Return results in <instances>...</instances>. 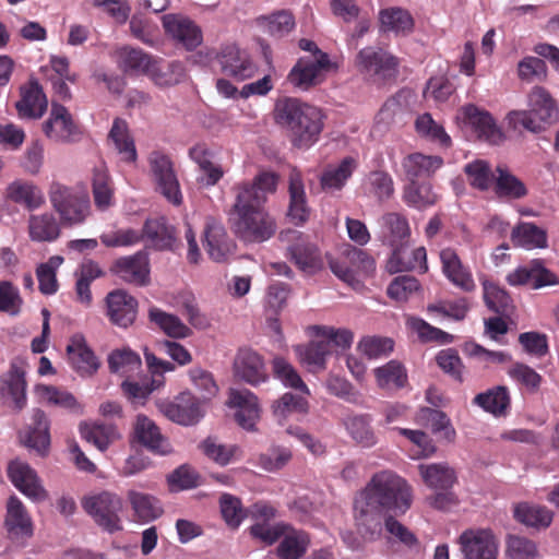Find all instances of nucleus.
Returning <instances> with one entry per match:
<instances>
[{"instance_id":"nucleus-1","label":"nucleus","mask_w":559,"mask_h":559,"mask_svg":"<svg viewBox=\"0 0 559 559\" xmlns=\"http://www.w3.org/2000/svg\"><path fill=\"white\" fill-rule=\"evenodd\" d=\"M413 504V489L405 478L391 469L374 473L360 489L353 503L354 520L367 540L381 535L382 518L404 515Z\"/></svg>"},{"instance_id":"nucleus-2","label":"nucleus","mask_w":559,"mask_h":559,"mask_svg":"<svg viewBox=\"0 0 559 559\" xmlns=\"http://www.w3.org/2000/svg\"><path fill=\"white\" fill-rule=\"evenodd\" d=\"M277 176L271 171L258 174L251 182L234 187L236 200L233 206L231 228L246 242H263L275 233V223L264 211L269 193L277 187Z\"/></svg>"},{"instance_id":"nucleus-3","label":"nucleus","mask_w":559,"mask_h":559,"mask_svg":"<svg viewBox=\"0 0 559 559\" xmlns=\"http://www.w3.org/2000/svg\"><path fill=\"white\" fill-rule=\"evenodd\" d=\"M274 118L277 124L289 131L290 142L297 148H309L318 142L324 127V115L320 108L294 97L276 102Z\"/></svg>"},{"instance_id":"nucleus-4","label":"nucleus","mask_w":559,"mask_h":559,"mask_svg":"<svg viewBox=\"0 0 559 559\" xmlns=\"http://www.w3.org/2000/svg\"><path fill=\"white\" fill-rule=\"evenodd\" d=\"M528 106V110L509 114V120L515 128L523 127L532 132H540L559 119L557 104L544 87L535 86L532 90Z\"/></svg>"},{"instance_id":"nucleus-5","label":"nucleus","mask_w":559,"mask_h":559,"mask_svg":"<svg viewBox=\"0 0 559 559\" xmlns=\"http://www.w3.org/2000/svg\"><path fill=\"white\" fill-rule=\"evenodd\" d=\"M48 194L64 226L80 225L90 215L91 203L86 193L59 181H52Z\"/></svg>"},{"instance_id":"nucleus-6","label":"nucleus","mask_w":559,"mask_h":559,"mask_svg":"<svg viewBox=\"0 0 559 559\" xmlns=\"http://www.w3.org/2000/svg\"><path fill=\"white\" fill-rule=\"evenodd\" d=\"M82 508L104 531L115 533L122 530L120 513L123 509V501L117 493L102 491L85 497L82 500Z\"/></svg>"},{"instance_id":"nucleus-7","label":"nucleus","mask_w":559,"mask_h":559,"mask_svg":"<svg viewBox=\"0 0 559 559\" xmlns=\"http://www.w3.org/2000/svg\"><path fill=\"white\" fill-rule=\"evenodd\" d=\"M148 164L157 191L168 202L179 206L182 203V193L170 157L162 152L154 151L150 154Z\"/></svg>"},{"instance_id":"nucleus-8","label":"nucleus","mask_w":559,"mask_h":559,"mask_svg":"<svg viewBox=\"0 0 559 559\" xmlns=\"http://www.w3.org/2000/svg\"><path fill=\"white\" fill-rule=\"evenodd\" d=\"M45 135L57 143H73L81 139L82 131L67 107L51 103L48 119L43 123Z\"/></svg>"},{"instance_id":"nucleus-9","label":"nucleus","mask_w":559,"mask_h":559,"mask_svg":"<svg viewBox=\"0 0 559 559\" xmlns=\"http://www.w3.org/2000/svg\"><path fill=\"white\" fill-rule=\"evenodd\" d=\"M397 59L382 49L366 47L356 57V67L360 73L373 80L394 78L397 72Z\"/></svg>"},{"instance_id":"nucleus-10","label":"nucleus","mask_w":559,"mask_h":559,"mask_svg":"<svg viewBox=\"0 0 559 559\" xmlns=\"http://www.w3.org/2000/svg\"><path fill=\"white\" fill-rule=\"evenodd\" d=\"M463 559H497L498 542L489 530L468 528L457 539Z\"/></svg>"},{"instance_id":"nucleus-11","label":"nucleus","mask_w":559,"mask_h":559,"mask_svg":"<svg viewBox=\"0 0 559 559\" xmlns=\"http://www.w3.org/2000/svg\"><path fill=\"white\" fill-rule=\"evenodd\" d=\"M441 271L444 277L457 289L471 294L476 290V282L471 267L465 264L454 248L440 250Z\"/></svg>"},{"instance_id":"nucleus-12","label":"nucleus","mask_w":559,"mask_h":559,"mask_svg":"<svg viewBox=\"0 0 559 559\" xmlns=\"http://www.w3.org/2000/svg\"><path fill=\"white\" fill-rule=\"evenodd\" d=\"M105 313L114 325L128 329L136 320L139 301L124 289L109 292L105 298Z\"/></svg>"},{"instance_id":"nucleus-13","label":"nucleus","mask_w":559,"mask_h":559,"mask_svg":"<svg viewBox=\"0 0 559 559\" xmlns=\"http://www.w3.org/2000/svg\"><path fill=\"white\" fill-rule=\"evenodd\" d=\"M331 271L343 282L354 286L356 272H371L376 267V262L371 255L358 248L346 250L344 257L329 261Z\"/></svg>"},{"instance_id":"nucleus-14","label":"nucleus","mask_w":559,"mask_h":559,"mask_svg":"<svg viewBox=\"0 0 559 559\" xmlns=\"http://www.w3.org/2000/svg\"><path fill=\"white\" fill-rule=\"evenodd\" d=\"M110 272L128 284L146 286L150 284V260L144 250L131 255L118 258L110 266Z\"/></svg>"},{"instance_id":"nucleus-15","label":"nucleus","mask_w":559,"mask_h":559,"mask_svg":"<svg viewBox=\"0 0 559 559\" xmlns=\"http://www.w3.org/2000/svg\"><path fill=\"white\" fill-rule=\"evenodd\" d=\"M159 411L171 421L183 426L197 424L202 417L200 400L191 392H181L175 401L158 404Z\"/></svg>"},{"instance_id":"nucleus-16","label":"nucleus","mask_w":559,"mask_h":559,"mask_svg":"<svg viewBox=\"0 0 559 559\" xmlns=\"http://www.w3.org/2000/svg\"><path fill=\"white\" fill-rule=\"evenodd\" d=\"M26 386L25 362L21 358H14L9 370L0 376V395L11 400L14 409L22 411L27 403Z\"/></svg>"},{"instance_id":"nucleus-17","label":"nucleus","mask_w":559,"mask_h":559,"mask_svg":"<svg viewBox=\"0 0 559 559\" xmlns=\"http://www.w3.org/2000/svg\"><path fill=\"white\" fill-rule=\"evenodd\" d=\"M162 22L166 35L187 50H193L202 44V31L189 17L169 13L162 17Z\"/></svg>"},{"instance_id":"nucleus-18","label":"nucleus","mask_w":559,"mask_h":559,"mask_svg":"<svg viewBox=\"0 0 559 559\" xmlns=\"http://www.w3.org/2000/svg\"><path fill=\"white\" fill-rule=\"evenodd\" d=\"M142 240L158 251H175L181 243L176 227L165 216L147 218L141 230Z\"/></svg>"},{"instance_id":"nucleus-19","label":"nucleus","mask_w":559,"mask_h":559,"mask_svg":"<svg viewBox=\"0 0 559 559\" xmlns=\"http://www.w3.org/2000/svg\"><path fill=\"white\" fill-rule=\"evenodd\" d=\"M221 71L238 81L250 79L257 71V66L250 56L236 45L222 47L216 56Z\"/></svg>"},{"instance_id":"nucleus-20","label":"nucleus","mask_w":559,"mask_h":559,"mask_svg":"<svg viewBox=\"0 0 559 559\" xmlns=\"http://www.w3.org/2000/svg\"><path fill=\"white\" fill-rule=\"evenodd\" d=\"M8 476L12 484L33 501L39 502L48 498L37 473L27 463L20 460L10 462Z\"/></svg>"},{"instance_id":"nucleus-21","label":"nucleus","mask_w":559,"mask_h":559,"mask_svg":"<svg viewBox=\"0 0 559 559\" xmlns=\"http://www.w3.org/2000/svg\"><path fill=\"white\" fill-rule=\"evenodd\" d=\"M228 405L237 408L235 420L241 428L247 431L257 430L261 409L255 394L249 390H231Z\"/></svg>"},{"instance_id":"nucleus-22","label":"nucleus","mask_w":559,"mask_h":559,"mask_svg":"<svg viewBox=\"0 0 559 559\" xmlns=\"http://www.w3.org/2000/svg\"><path fill=\"white\" fill-rule=\"evenodd\" d=\"M379 227L380 241L389 246L392 252L406 247L411 237V227L404 215L395 212L385 213L379 218Z\"/></svg>"},{"instance_id":"nucleus-23","label":"nucleus","mask_w":559,"mask_h":559,"mask_svg":"<svg viewBox=\"0 0 559 559\" xmlns=\"http://www.w3.org/2000/svg\"><path fill=\"white\" fill-rule=\"evenodd\" d=\"M460 118L474 130L479 139L497 143L502 138V133L490 112L476 105L463 106L460 109Z\"/></svg>"},{"instance_id":"nucleus-24","label":"nucleus","mask_w":559,"mask_h":559,"mask_svg":"<svg viewBox=\"0 0 559 559\" xmlns=\"http://www.w3.org/2000/svg\"><path fill=\"white\" fill-rule=\"evenodd\" d=\"M331 69L329 55L319 59L300 58L288 74V81L296 87L308 90L320 82L322 71Z\"/></svg>"},{"instance_id":"nucleus-25","label":"nucleus","mask_w":559,"mask_h":559,"mask_svg":"<svg viewBox=\"0 0 559 559\" xmlns=\"http://www.w3.org/2000/svg\"><path fill=\"white\" fill-rule=\"evenodd\" d=\"M20 100L15 108L20 118L39 119L47 110L48 100L37 80L31 79L20 88Z\"/></svg>"},{"instance_id":"nucleus-26","label":"nucleus","mask_w":559,"mask_h":559,"mask_svg":"<svg viewBox=\"0 0 559 559\" xmlns=\"http://www.w3.org/2000/svg\"><path fill=\"white\" fill-rule=\"evenodd\" d=\"M507 282L511 286L531 285L534 289L559 283L556 274L546 269L540 260H533L530 264L509 273Z\"/></svg>"},{"instance_id":"nucleus-27","label":"nucleus","mask_w":559,"mask_h":559,"mask_svg":"<svg viewBox=\"0 0 559 559\" xmlns=\"http://www.w3.org/2000/svg\"><path fill=\"white\" fill-rule=\"evenodd\" d=\"M234 368L235 374L251 385H258L269 379L263 358L250 348L238 352Z\"/></svg>"},{"instance_id":"nucleus-28","label":"nucleus","mask_w":559,"mask_h":559,"mask_svg":"<svg viewBox=\"0 0 559 559\" xmlns=\"http://www.w3.org/2000/svg\"><path fill=\"white\" fill-rule=\"evenodd\" d=\"M67 353L71 367L82 377L93 376L100 366L98 358L82 335L76 334L71 337Z\"/></svg>"},{"instance_id":"nucleus-29","label":"nucleus","mask_w":559,"mask_h":559,"mask_svg":"<svg viewBox=\"0 0 559 559\" xmlns=\"http://www.w3.org/2000/svg\"><path fill=\"white\" fill-rule=\"evenodd\" d=\"M288 216L295 225L301 226L310 217V207L307 204L302 175L296 168H293L288 176Z\"/></svg>"},{"instance_id":"nucleus-30","label":"nucleus","mask_w":559,"mask_h":559,"mask_svg":"<svg viewBox=\"0 0 559 559\" xmlns=\"http://www.w3.org/2000/svg\"><path fill=\"white\" fill-rule=\"evenodd\" d=\"M444 162L438 155L412 153L403 158L402 168L408 181H418L432 177L443 166Z\"/></svg>"},{"instance_id":"nucleus-31","label":"nucleus","mask_w":559,"mask_h":559,"mask_svg":"<svg viewBox=\"0 0 559 559\" xmlns=\"http://www.w3.org/2000/svg\"><path fill=\"white\" fill-rule=\"evenodd\" d=\"M205 249L210 258L216 262H224L233 254L235 243L229 239L223 225L215 221L206 223L205 230Z\"/></svg>"},{"instance_id":"nucleus-32","label":"nucleus","mask_w":559,"mask_h":559,"mask_svg":"<svg viewBox=\"0 0 559 559\" xmlns=\"http://www.w3.org/2000/svg\"><path fill=\"white\" fill-rule=\"evenodd\" d=\"M5 526L10 537L24 540L33 535V525L21 500L12 496L7 506Z\"/></svg>"},{"instance_id":"nucleus-33","label":"nucleus","mask_w":559,"mask_h":559,"mask_svg":"<svg viewBox=\"0 0 559 559\" xmlns=\"http://www.w3.org/2000/svg\"><path fill=\"white\" fill-rule=\"evenodd\" d=\"M147 78L158 87L175 86L185 80L186 67L179 60L167 61L155 57Z\"/></svg>"},{"instance_id":"nucleus-34","label":"nucleus","mask_w":559,"mask_h":559,"mask_svg":"<svg viewBox=\"0 0 559 559\" xmlns=\"http://www.w3.org/2000/svg\"><path fill=\"white\" fill-rule=\"evenodd\" d=\"M357 167L354 157H344L337 165H328L320 175L321 189L326 193L341 191Z\"/></svg>"},{"instance_id":"nucleus-35","label":"nucleus","mask_w":559,"mask_h":559,"mask_svg":"<svg viewBox=\"0 0 559 559\" xmlns=\"http://www.w3.org/2000/svg\"><path fill=\"white\" fill-rule=\"evenodd\" d=\"M138 441L150 451L156 454H167L170 452V445L166 438L160 433L156 424L144 415H139L134 428Z\"/></svg>"},{"instance_id":"nucleus-36","label":"nucleus","mask_w":559,"mask_h":559,"mask_svg":"<svg viewBox=\"0 0 559 559\" xmlns=\"http://www.w3.org/2000/svg\"><path fill=\"white\" fill-rule=\"evenodd\" d=\"M492 189L499 199L504 200H521L528 194L525 183L513 175L506 165L496 167Z\"/></svg>"},{"instance_id":"nucleus-37","label":"nucleus","mask_w":559,"mask_h":559,"mask_svg":"<svg viewBox=\"0 0 559 559\" xmlns=\"http://www.w3.org/2000/svg\"><path fill=\"white\" fill-rule=\"evenodd\" d=\"M386 267L390 273H399L404 271L417 270L420 273L428 271L427 251L425 247H418L412 250L411 254L406 253L405 247L395 249L386 262Z\"/></svg>"},{"instance_id":"nucleus-38","label":"nucleus","mask_w":559,"mask_h":559,"mask_svg":"<svg viewBox=\"0 0 559 559\" xmlns=\"http://www.w3.org/2000/svg\"><path fill=\"white\" fill-rule=\"evenodd\" d=\"M298 241L287 248L290 260L302 271L316 272L321 269L322 260L319 249L304 239L298 233Z\"/></svg>"},{"instance_id":"nucleus-39","label":"nucleus","mask_w":559,"mask_h":559,"mask_svg":"<svg viewBox=\"0 0 559 559\" xmlns=\"http://www.w3.org/2000/svg\"><path fill=\"white\" fill-rule=\"evenodd\" d=\"M514 518L526 526L544 530L552 523L554 512L546 506L522 502L514 508Z\"/></svg>"},{"instance_id":"nucleus-40","label":"nucleus","mask_w":559,"mask_h":559,"mask_svg":"<svg viewBox=\"0 0 559 559\" xmlns=\"http://www.w3.org/2000/svg\"><path fill=\"white\" fill-rule=\"evenodd\" d=\"M473 403L495 416H504L510 408L511 399L508 388L498 385L477 394Z\"/></svg>"},{"instance_id":"nucleus-41","label":"nucleus","mask_w":559,"mask_h":559,"mask_svg":"<svg viewBox=\"0 0 559 559\" xmlns=\"http://www.w3.org/2000/svg\"><path fill=\"white\" fill-rule=\"evenodd\" d=\"M112 141L116 151L121 156V160L126 163H135L138 153L134 141L129 133L128 123L121 118H116L108 134Z\"/></svg>"},{"instance_id":"nucleus-42","label":"nucleus","mask_w":559,"mask_h":559,"mask_svg":"<svg viewBox=\"0 0 559 559\" xmlns=\"http://www.w3.org/2000/svg\"><path fill=\"white\" fill-rule=\"evenodd\" d=\"M119 66L124 73H136L146 75L150 72L155 56L145 52L140 48L124 46L118 51Z\"/></svg>"},{"instance_id":"nucleus-43","label":"nucleus","mask_w":559,"mask_h":559,"mask_svg":"<svg viewBox=\"0 0 559 559\" xmlns=\"http://www.w3.org/2000/svg\"><path fill=\"white\" fill-rule=\"evenodd\" d=\"M127 497L139 522L148 523L163 514L159 501L152 495L129 490Z\"/></svg>"},{"instance_id":"nucleus-44","label":"nucleus","mask_w":559,"mask_h":559,"mask_svg":"<svg viewBox=\"0 0 559 559\" xmlns=\"http://www.w3.org/2000/svg\"><path fill=\"white\" fill-rule=\"evenodd\" d=\"M32 420L25 443L37 452L44 453L50 445L49 419L44 411L37 408L33 412Z\"/></svg>"},{"instance_id":"nucleus-45","label":"nucleus","mask_w":559,"mask_h":559,"mask_svg":"<svg viewBox=\"0 0 559 559\" xmlns=\"http://www.w3.org/2000/svg\"><path fill=\"white\" fill-rule=\"evenodd\" d=\"M28 233L33 241L51 242L60 236V223L51 213L31 215Z\"/></svg>"},{"instance_id":"nucleus-46","label":"nucleus","mask_w":559,"mask_h":559,"mask_svg":"<svg viewBox=\"0 0 559 559\" xmlns=\"http://www.w3.org/2000/svg\"><path fill=\"white\" fill-rule=\"evenodd\" d=\"M373 372L377 384L384 390H400L408 382L406 368L395 359L376 368Z\"/></svg>"},{"instance_id":"nucleus-47","label":"nucleus","mask_w":559,"mask_h":559,"mask_svg":"<svg viewBox=\"0 0 559 559\" xmlns=\"http://www.w3.org/2000/svg\"><path fill=\"white\" fill-rule=\"evenodd\" d=\"M148 320L171 338H186L192 335V330L180 318L157 307L148 309Z\"/></svg>"},{"instance_id":"nucleus-48","label":"nucleus","mask_w":559,"mask_h":559,"mask_svg":"<svg viewBox=\"0 0 559 559\" xmlns=\"http://www.w3.org/2000/svg\"><path fill=\"white\" fill-rule=\"evenodd\" d=\"M277 546V556L281 559H300L307 551L310 539L305 531L296 530L289 525L287 532L281 537Z\"/></svg>"},{"instance_id":"nucleus-49","label":"nucleus","mask_w":559,"mask_h":559,"mask_svg":"<svg viewBox=\"0 0 559 559\" xmlns=\"http://www.w3.org/2000/svg\"><path fill=\"white\" fill-rule=\"evenodd\" d=\"M463 171L472 188L481 192L488 191L492 188L496 168L492 169L488 160L480 158L474 159L464 166Z\"/></svg>"},{"instance_id":"nucleus-50","label":"nucleus","mask_w":559,"mask_h":559,"mask_svg":"<svg viewBox=\"0 0 559 559\" xmlns=\"http://www.w3.org/2000/svg\"><path fill=\"white\" fill-rule=\"evenodd\" d=\"M511 240L516 247L544 249L547 247V233L533 223L523 222L512 229Z\"/></svg>"},{"instance_id":"nucleus-51","label":"nucleus","mask_w":559,"mask_h":559,"mask_svg":"<svg viewBox=\"0 0 559 559\" xmlns=\"http://www.w3.org/2000/svg\"><path fill=\"white\" fill-rule=\"evenodd\" d=\"M418 469L424 483L436 490L451 489L456 481L454 471L444 464H420Z\"/></svg>"},{"instance_id":"nucleus-52","label":"nucleus","mask_w":559,"mask_h":559,"mask_svg":"<svg viewBox=\"0 0 559 559\" xmlns=\"http://www.w3.org/2000/svg\"><path fill=\"white\" fill-rule=\"evenodd\" d=\"M308 411L309 403L307 399L304 395L290 392L284 393L272 404V414L280 424H284L293 414L305 415Z\"/></svg>"},{"instance_id":"nucleus-53","label":"nucleus","mask_w":559,"mask_h":559,"mask_svg":"<svg viewBox=\"0 0 559 559\" xmlns=\"http://www.w3.org/2000/svg\"><path fill=\"white\" fill-rule=\"evenodd\" d=\"M484 301L487 308L499 316H508L513 310V300L509 293L498 284L481 280Z\"/></svg>"},{"instance_id":"nucleus-54","label":"nucleus","mask_w":559,"mask_h":559,"mask_svg":"<svg viewBox=\"0 0 559 559\" xmlns=\"http://www.w3.org/2000/svg\"><path fill=\"white\" fill-rule=\"evenodd\" d=\"M7 198L28 210H35L44 203L40 190L33 183L22 180H15L8 186Z\"/></svg>"},{"instance_id":"nucleus-55","label":"nucleus","mask_w":559,"mask_h":559,"mask_svg":"<svg viewBox=\"0 0 559 559\" xmlns=\"http://www.w3.org/2000/svg\"><path fill=\"white\" fill-rule=\"evenodd\" d=\"M80 433L84 440L94 444L102 452L119 438L116 427L110 424H81Z\"/></svg>"},{"instance_id":"nucleus-56","label":"nucleus","mask_w":559,"mask_h":559,"mask_svg":"<svg viewBox=\"0 0 559 559\" xmlns=\"http://www.w3.org/2000/svg\"><path fill=\"white\" fill-rule=\"evenodd\" d=\"M295 352L299 360L310 369H323L325 367L326 356L331 354L329 342L324 341L322 337L313 340L307 345L296 346Z\"/></svg>"},{"instance_id":"nucleus-57","label":"nucleus","mask_w":559,"mask_h":559,"mask_svg":"<svg viewBox=\"0 0 559 559\" xmlns=\"http://www.w3.org/2000/svg\"><path fill=\"white\" fill-rule=\"evenodd\" d=\"M93 198L97 209L104 211L114 204V187L105 167H96L92 179Z\"/></svg>"},{"instance_id":"nucleus-58","label":"nucleus","mask_w":559,"mask_h":559,"mask_svg":"<svg viewBox=\"0 0 559 559\" xmlns=\"http://www.w3.org/2000/svg\"><path fill=\"white\" fill-rule=\"evenodd\" d=\"M370 415H350L344 424L350 437L361 447L371 448L377 443V437L370 426Z\"/></svg>"},{"instance_id":"nucleus-59","label":"nucleus","mask_w":559,"mask_h":559,"mask_svg":"<svg viewBox=\"0 0 559 559\" xmlns=\"http://www.w3.org/2000/svg\"><path fill=\"white\" fill-rule=\"evenodd\" d=\"M379 20L383 32L406 34L412 32L414 20L408 11L401 8H389L380 11Z\"/></svg>"},{"instance_id":"nucleus-60","label":"nucleus","mask_w":559,"mask_h":559,"mask_svg":"<svg viewBox=\"0 0 559 559\" xmlns=\"http://www.w3.org/2000/svg\"><path fill=\"white\" fill-rule=\"evenodd\" d=\"M272 370L276 379H278L285 386L296 390L304 395H310L307 384L302 381L301 377L283 357H275L272 360Z\"/></svg>"},{"instance_id":"nucleus-61","label":"nucleus","mask_w":559,"mask_h":559,"mask_svg":"<svg viewBox=\"0 0 559 559\" xmlns=\"http://www.w3.org/2000/svg\"><path fill=\"white\" fill-rule=\"evenodd\" d=\"M258 24L269 35L281 38L294 29L295 17L289 11L282 10L267 16L258 17Z\"/></svg>"},{"instance_id":"nucleus-62","label":"nucleus","mask_w":559,"mask_h":559,"mask_svg":"<svg viewBox=\"0 0 559 559\" xmlns=\"http://www.w3.org/2000/svg\"><path fill=\"white\" fill-rule=\"evenodd\" d=\"M416 132L431 142L438 143L442 147L451 146V138L444 128L437 123L430 114L426 112L417 117L415 121Z\"/></svg>"},{"instance_id":"nucleus-63","label":"nucleus","mask_w":559,"mask_h":559,"mask_svg":"<svg viewBox=\"0 0 559 559\" xmlns=\"http://www.w3.org/2000/svg\"><path fill=\"white\" fill-rule=\"evenodd\" d=\"M407 326L417 333L418 338L424 343L450 344L454 336L442 331L439 328L430 325L421 318L409 317L406 321Z\"/></svg>"},{"instance_id":"nucleus-64","label":"nucleus","mask_w":559,"mask_h":559,"mask_svg":"<svg viewBox=\"0 0 559 559\" xmlns=\"http://www.w3.org/2000/svg\"><path fill=\"white\" fill-rule=\"evenodd\" d=\"M63 262V258L55 255L46 263H41L36 269L38 288L44 295H53L58 290V281L56 276L57 269Z\"/></svg>"}]
</instances>
